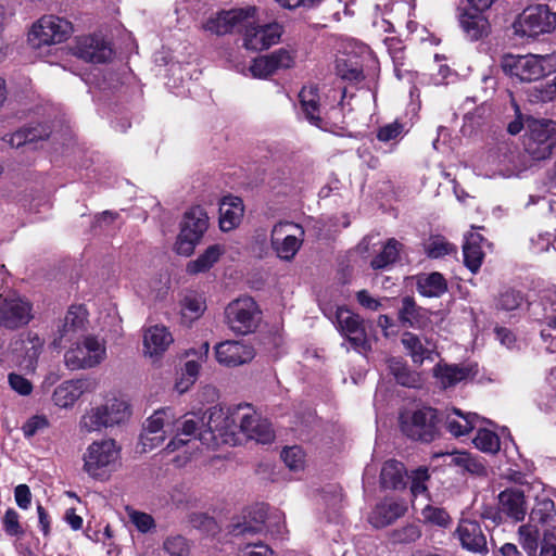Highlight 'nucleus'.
Here are the masks:
<instances>
[{
	"label": "nucleus",
	"mask_w": 556,
	"mask_h": 556,
	"mask_svg": "<svg viewBox=\"0 0 556 556\" xmlns=\"http://www.w3.org/2000/svg\"><path fill=\"white\" fill-rule=\"evenodd\" d=\"M200 419L194 414H187L178 417L170 407L155 410L144 424L143 432L140 435L142 452H150L161 446L167 437L170 440L165 446L166 453L182 452L176 462L178 465L187 463L193 455V446L197 440L193 437L198 429Z\"/></svg>",
	"instance_id": "nucleus-1"
},
{
	"label": "nucleus",
	"mask_w": 556,
	"mask_h": 556,
	"mask_svg": "<svg viewBox=\"0 0 556 556\" xmlns=\"http://www.w3.org/2000/svg\"><path fill=\"white\" fill-rule=\"evenodd\" d=\"M131 406L127 399L117 394H108L103 402L87 408L78 421L79 432L91 434L103 429L121 426L129 420Z\"/></svg>",
	"instance_id": "nucleus-2"
},
{
	"label": "nucleus",
	"mask_w": 556,
	"mask_h": 556,
	"mask_svg": "<svg viewBox=\"0 0 556 556\" xmlns=\"http://www.w3.org/2000/svg\"><path fill=\"white\" fill-rule=\"evenodd\" d=\"M199 419L198 429L195 430L194 438L207 447H215L219 444L237 445L241 443V438L238 437L237 422L233 420V407L222 408L213 407L208 412L205 420L194 414ZM198 444L193 446V451Z\"/></svg>",
	"instance_id": "nucleus-3"
},
{
	"label": "nucleus",
	"mask_w": 556,
	"mask_h": 556,
	"mask_svg": "<svg viewBox=\"0 0 556 556\" xmlns=\"http://www.w3.org/2000/svg\"><path fill=\"white\" fill-rule=\"evenodd\" d=\"M81 460L88 477L108 481L122 466V447L112 438L94 440L86 447Z\"/></svg>",
	"instance_id": "nucleus-4"
},
{
	"label": "nucleus",
	"mask_w": 556,
	"mask_h": 556,
	"mask_svg": "<svg viewBox=\"0 0 556 556\" xmlns=\"http://www.w3.org/2000/svg\"><path fill=\"white\" fill-rule=\"evenodd\" d=\"M502 68L506 75L519 81H534L552 74L556 68V55H505Z\"/></svg>",
	"instance_id": "nucleus-5"
},
{
	"label": "nucleus",
	"mask_w": 556,
	"mask_h": 556,
	"mask_svg": "<svg viewBox=\"0 0 556 556\" xmlns=\"http://www.w3.org/2000/svg\"><path fill=\"white\" fill-rule=\"evenodd\" d=\"M556 28V13L546 4L526 8L514 21V35L521 39H535Z\"/></svg>",
	"instance_id": "nucleus-6"
},
{
	"label": "nucleus",
	"mask_w": 556,
	"mask_h": 556,
	"mask_svg": "<svg viewBox=\"0 0 556 556\" xmlns=\"http://www.w3.org/2000/svg\"><path fill=\"white\" fill-rule=\"evenodd\" d=\"M523 146L532 161L548 159L556 146V123L551 119H528Z\"/></svg>",
	"instance_id": "nucleus-7"
},
{
	"label": "nucleus",
	"mask_w": 556,
	"mask_h": 556,
	"mask_svg": "<svg viewBox=\"0 0 556 556\" xmlns=\"http://www.w3.org/2000/svg\"><path fill=\"white\" fill-rule=\"evenodd\" d=\"M73 33L72 24L55 15H43L35 22L28 33V42L35 50H41L65 41Z\"/></svg>",
	"instance_id": "nucleus-8"
},
{
	"label": "nucleus",
	"mask_w": 556,
	"mask_h": 556,
	"mask_svg": "<svg viewBox=\"0 0 556 556\" xmlns=\"http://www.w3.org/2000/svg\"><path fill=\"white\" fill-rule=\"evenodd\" d=\"M106 358V344L96 336H86L70 348L64 362L70 370L89 369L100 365Z\"/></svg>",
	"instance_id": "nucleus-9"
},
{
	"label": "nucleus",
	"mask_w": 556,
	"mask_h": 556,
	"mask_svg": "<svg viewBox=\"0 0 556 556\" xmlns=\"http://www.w3.org/2000/svg\"><path fill=\"white\" fill-rule=\"evenodd\" d=\"M208 228V216L201 206H193L184 215L180 232L175 243L178 254L189 256Z\"/></svg>",
	"instance_id": "nucleus-10"
},
{
	"label": "nucleus",
	"mask_w": 556,
	"mask_h": 556,
	"mask_svg": "<svg viewBox=\"0 0 556 556\" xmlns=\"http://www.w3.org/2000/svg\"><path fill=\"white\" fill-rule=\"evenodd\" d=\"M303 227L293 222H278L270 232V247L275 255L285 262L294 260L304 242Z\"/></svg>",
	"instance_id": "nucleus-11"
},
{
	"label": "nucleus",
	"mask_w": 556,
	"mask_h": 556,
	"mask_svg": "<svg viewBox=\"0 0 556 556\" xmlns=\"http://www.w3.org/2000/svg\"><path fill=\"white\" fill-rule=\"evenodd\" d=\"M233 420L237 422L238 437L241 440L250 439L263 444L274 440L270 424L266 419H262L250 405L233 407Z\"/></svg>",
	"instance_id": "nucleus-12"
},
{
	"label": "nucleus",
	"mask_w": 556,
	"mask_h": 556,
	"mask_svg": "<svg viewBox=\"0 0 556 556\" xmlns=\"http://www.w3.org/2000/svg\"><path fill=\"white\" fill-rule=\"evenodd\" d=\"M225 319L231 331L238 334H248L257 327L260 309L252 298H238L226 306Z\"/></svg>",
	"instance_id": "nucleus-13"
},
{
	"label": "nucleus",
	"mask_w": 556,
	"mask_h": 556,
	"mask_svg": "<svg viewBox=\"0 0 556 556\" xmlns=\"http://www.w3.org/2000/svg\"><path fill=\"white\" fill-rule=\"evenodd\" d=\"M256 11V8L252 5L218 11L206 17L202 22L201 28L212 35L224 36L254 18Z\"/></svg>",
	"instance_id": "nucleus-14"
},
{
	"label": "nucleus",
	"mask_w": 556,
	"mask_h": 556,
	"mask_svg": "<svg viewBox=\"0 0 556 556\" xmlns=\"http://www.w3.org/2000/svg\"><path fill=\"white\" fill-rule=\"evenodd\" d=\"M31 304L16 293L0 295V328L16 330L33 319Z\"/></svg>",
	"instance_id": "nucleus-15"
},
{
	"label": "nucleus",
	"mask_w": 556,
	"mask_h": 556,
	"mask_svg": "<svg viewBox=\"0 0 556 556\" xmlns=\"http://www.w3.org/2000/svg\"><path fill=\"white\" fill-rule=\"evenodd\" d=\"M401 429L413 440L429 442L435 435V412L430 407H424L415 412L403 413Z\"/></svg>",
	"instance_id": "nucleus-16"
},
{
	"label": "nucleus",
	"mask_w": 556,
	"mask_h": 556,
	"mask_svg": "<svg viewBox=\"0 0 556 556\" xmlns=\"http://www.w3.org/2000/svg\"><path fill=\"white\" fill-rule=\"evenodd\" d=\"M92 390L93 384L88 379H68L62 381L53 389L50 400L56 408L71 410L84 394Z\"/></svg>",
	"instance_id": "nucleus-17"
},
{
	"label": "nucleus",
	"mask_w": 556,
	"mask_h": 556,
	"mask_svg": "<svg viewBox=\"0 0 556 556\" xmlns=\"http://www.w3.org/2000/svg\"><path fill=\"white\" fill-rule=\"evenodd\" d=\"M243 46L253 51H262L279 42L282 27L278 23L265 25L251 24L250 20L243 25Z\"/></svg>",
	"instance_id": "nucleus-18"
},
{
	"label": "nucleus",
	"mask_w": 556,
	"mask_h": 556,
	"mask_svg": "<svg viewBox=\"0 0 556 556\" xmlns=\"http://www.w3.org/2000/svg\"><path fill=\"white\" fill-rule=\"evenodd\" d=\"M336 319L339 330L356 350L366 352L370 349L363 320L358 315L346 307H338Z\"/></svg>",
	"instance_id": "nucleus-19"
},
{
	"label": "nucleus",
	"mask_w": 556,
	"mask_h": 556,
	"mask_svg": "<svg viewBox=\"0 0 556 556\" xmlns=\"http://www.w3.org/2000/svg\"><path fill=\"white\" fill-rule=\"evenodd\" d=\"M255 356L253 346L237 340H228L215 346L216 361L227 367H237L251 362Z\"/></svg>",
	"instance_id": "nucleus-20"
},
{
	"label": "nucleus",
	"mask_w": 556,
	"mask_h": 556,
	"mask_svg": "<svg viewBox=\"0 0 556 556\" xmlns=\"http://www.w3.org/2000/svg\"><path fill=\"white\" fill-rule=\"evenodd\" d=\"M174 337L164 325H151L143 330L142 345L144 356L157 361L173 344Z\"/></svg>",
	"instance_id": "nucleus-21"
},
{
	"label": "nucleus",
	"mask_w": 556,
	"mask_h": 556,
	"mask_svg": "<svg viewBox=\"0 0 556 556\" xmlns=\"http://www.w3.org/2000/svg\"><path fill=\"white\" fill-rule=\"evenodd\" d=\"M43 348V340L34 332H27L24 339L14 341L11 344V351L16 362L34 372L38 357Z\"/></svg>",
	"instance_id": "nucleus-22"
},
{
	"label": "nucleus",
	"mask_w": 556,
	"mask_h": 556,
	"mask_svg": "<svg viewBox=\"0 0 556 556\" xmlns=\"http://www.w3.org/2000/svg\"><path fill=\"white\" fill-rule=\"evenodd\" d=\"M87 309L83 305L71 306L59 327L53 340L54 346H61L63 341H72L76 336L86 329Z\"/></svg>",
	"instance_id": "nucleus-23"
},
{
	"label": "nucleus",
	"mask_w": 556,
	"mask_h": 556,
	"mask_svg": "<svg viewBox=\"0 0 556 556\" xmlns=\"http://www.w3.org/2000/svg\"><path fill=\"white\" fill-rule=\"evenodd\" d=\"M74 50L78 58L92 63L106 62L112 55L111 47L100 36L79 38Z\"/></svg>",
	"instance_id": "nucleus-24"
},
{
	"label": "nucleus",
	"mask_w": 556,
	"mask_h": 556,
	"mask_svg": "<svg viewBox=\"0 0 556 556\" xmlns=\"http://www.w3.org/2000/svg\"><path fill=\"white\" fill-rule=\"evenodd\" d=\"M406 510L407 505L404 501L386 497L375 506L368 520L375 528H384L402 517Z\"/></svg>",
	"instance_id": "nucleus-25"
},
{
	"label": "nucleus",
	"mask_w": 556,
	"mask_h": 556,
	"mask_svg": "<svg viewBox=\"0 0 556 556\" xmlns=\"http://www.w3.org/2000/svg\"><path fill=\"white\" fill-rule=\"evenodd\" d=\"M498 510L515 522L522 521L528 510L523 492L517 488L502 491L498 494Z\"/></svg>",
	"instance_id": "nucleus-26"
},
{
	"label": "nucleus",
	"mask_w": 556,
	"mask_h": 556,
	"mask_svg": "<svg viewBox=\"0 0 556 556\" xmlns=\"http://www.w3.org/2000/svg\"><path fill=\"white\" fill-rule=\"evenodd\" d=\"M455 536L460 545L469 552L482 553L486 551V540L477 521L462 519L456 528Z\"/></svg>",
	"instance_id": "nucleus-27"
},
{
	"label": "nucleus",
	"mask_w": 556,
	"mask_h": 556,
	"mask_svg": "<svg viewBox=\"0 0 556 556\" xmlns=\"http://www.w3.org/2000/svg\"><path fill=\"white\" fill-rule=\"evenodd\" d=\"M299 114L312 125L321 127V106L318 88L309 84L299 92Z\"/></svg>",
	"instance_id": "nucleus-28"
},
{
	"label": "nucleus",
	"mask_w": 556,
	"mask_h": 556,
	"mask_svg": "<svg viewBox=\"0 0 556 556\" xmlns=\"http://www.w3.org/2000/svg\"><path fill=\"white\" fill-rule=\"evenodd\" d=\"M359 55L352 52H344L336 60L337 74L346 80H359L363 76V60L369 55L367 47H359Z\"/></svg>",
	"instance_id": "nucleus-29"
},
{
	"label": "nucleus",
	"mask_w": 556,
	"mask_h": 556,
	"mask_svg": "<svg viewBox=\"0 0 556 556\" xmlns=\"http://www.w3.org/2000/svg\"><path fill=\"white\" fill-rule=\"evenodd\" d=\"M178 306L181 324L191 325L204 314L206 301L202 293L188 290L181 293Z\"/></svg>",
	"instance_id": "nucleus-30"
},
{
	"label": "nucleus",
	"mask_w": 556,
	"mask_h": 556,
	"mask_svg": "<svg viewBox=\"0 0 556 556\" xmlns=\"http://www.w3.org/2000/svg\"><path fill=\"white\" fill-rule=\"evenodd\" d=\"M479 424L491 425V421L480 418L477 414H464L456 408L448 413L445 418L447 431L456 438L467 435L476 429Z\"/></svg>",
	"instance_id": "nucleus-31"
},
{
	"label": "nucleus",
	"mask_w": 556,
	"mask_h": 556,
	"mask_svg": "<svg viewBox=\"0 0 556 556\" xmlns=\"http://www.w3.org/2000/svg\"><path fill=\"white\" fill-rule=\"evenodd\" d=\"M243 216V204L240 198L228 195L219 203V227L230 231L239 226Z\"/></svg>",
	"instance_id": "nucleus-32"
},
{
	"label": "nucleus",
	"mask_w": 556,
	"mask_h": 556,
	"mask_svg": "<svg viewBox=\"0 0 556 556\" xmlns=\"http://www.w3.org/2000/svg\"><path fill=\"white\" fill-rule=\"evenodd\" d=\"M536 161H532L528 153H518L510 157L504 156L500 162L497 168L489 177L501 176L510 178L521 175L523 172L530 169Z\"/></svg>",
	"instance_id": "nucleus-33"
},
{
	"label": "nucleus",
	"mask_w": 556,
	"mask_h": 556,
	"mask_svg": "<svg viewBox=\"0 0 556 556\" xmlns=\"http://www.w3.org/2000/svg\"><path fill=\"white\" fill-rule=\"evenodd\" d=\"M401 341L415 364L420 365L426 359H432L435 345L427 338H420L414 333L405 332Z\"/></svg>",
	"instance_id": "nucleus-34"
},
{
	"label": "nucleus",
	"mask_w": 556,
	"mask_h": 556,
	"mask_svg": "<svg viewBox=\"0 0 556 556\" xmlns=\"http://www.w3.org/2000/svg\"><path fill=\"white\" fill-rule=\"evenodd\" d=\"M531 522L538 525H551L556 521V506L546 490L535 495L534 506L530 511Z\"/></svg>",
	"instance_id": "nucleus-35"
},
{
	"label": "nucleus",
	"mask_w": 556,
	"mask_h": 556,
	"mask_svg": "<svg viewBox=\"0 0 556 556\" xmlns=\"http://www.w3.org/2000/svg\"><path fill=\"white\" fill-rule=\"evenodd\" d=\"M433 459H442L443 465L454 466L471 473H481L484 471L483 465L467 452L453 451L440 452L432 456Z\"/></svg>",
	"instance_id": "nucleus-36"
},
{
	"label": "nucleus",
	"mask_w": 556,
	"mask_h": 556,
	"mask_svg": "<svg viewBox=\"0 0 556 556\" xmlns=\"http://www.w3.org/2000/svg\"><path fill=\"white\" fill-rule=\"evenodd\" d=\"M484 242L483 237L478 232H470L466 236L465 243L463 247L464 261L466 266L476 273L481 264L484 256L482 244Z\"/></svg>",
	"instance_id": "nucleus-37"
},
{
	"label": "nucleus",
	"mask_w": 556,
	"mask_h": 556,
	"mask_svg": "<svg viewBox=\"0 0 556 556\" xmlns=\"http://www.w3.org/2000/svg\"><path fill=\"white\" fill-rule=\"evenodd\" d=\"M459 25L470 40H478L486 36L490 29V24L485 16L468 11L459 15Z\"/></svg>",
	"instance_id": "nucleus-38"
},
{
	"label": "nucleus",
	"mask_w": 556,
	"mask_h": 556,
	"mask_svg": "<svg viewBox=\"0 0 556 556\" xmlns=\"http://www.w3.org/2000/svg\"><path fill=\"white\" fill-rule=\"evenodd\" d=\"M225 252V245L219 243L207 247L202 254L188 263L187 271L192 275L207 271L219 261Z\"/></svg>",
	"instance_id": "nucleus-39"
},
{
	"label": "nucleus",
	"mask_w": 556,
	"mask_h": 556,
	"mask_svg": "<svg viewBox=\"0 0 556 556\" xmlns=\"http://www.w3.org/2000/svg\"><path fill=\"white\" fill-rule=\"evenodd\" d=\"M405 477L404 465L397 460L390 459L381 468L380 482L386 489L399 490L406 485Z\"/></svg>",
	"instance_id": "nucleus-40"
},
{
	"label": "nucleus",
	"mask_w": 556,
	"mask_h": 556,
	"mask_svg": "<svg viewBox=\"0 0 556 556\" xmlns=\"http://www.w3.org/2000/svg\"><path fill=\"white\" fill-rule=\"evenodd\" d=\"M417 289L424 296L438 298L446 291L447 283L440 273L424 274L417 279Z\"/></svg>",
	"instance_id": "nucleus-41"
},
{
	"label": "nucleus",
	"mask_w": 556,
	"mask_h": 556,
	"mask_svg": "<svg viewBox=\"0 0 556 556\" xmlns=\"http://www.w3.org/2000/svg\"><path fill=\"white\" fill-rule=\"evenodd\" d=\"M470 368L458 365H438L434 368V376L443 388L453 387L467 379Z\"/></svg>",
	"instance_id": "nucleus-42"
},
{
	"label": "nucleus",
	"mask_w": 556,
	"mask_h": 556,
	"mask_svg": "<svg viewBox=\"0 0 556 556\" xmlns=\"http://www.w3.org/2000/svg\"><path fill=\"white\" fill-rule=\"evenodd\" d=\"M476 429L477 434L473 439L475 446L483 453H497L501 448L498 435L493 430L486 428L484 424H479Z\"/></svg>",
	"instance_id": "nucleus-43"
},
{
	"label": "nucleus",
	"mask_w": 556,
	"mask_h": 556,
	"mask_svg": "<svg viewBox=\"0 0 556 556\" xmlns=\"http://www.w3.org/2000/svg\"><path fill=\"white\" fill-rule=\"evenodd\" d=\"M200 367V363L193 359L185 363L175 380V390L179 394L187 392L195 383Z\"/></svg>",
	"instance_id": "nucleus-44"
},
{
	"label": "nucleus",
	"mask_w": 556,
	"mask_h": 556,
	"mask_svg": "<svg viewBox=\"0 0 556 556\" xmlns=\"http://www.w3.org/2000/svg\"><path fill=\"white\" fill-rule=\"evenodd\" d=\"M539 535L538 526L531 521L518 528V541L528 556H536Z\"/></svg>",
	"instance_id": "nucleus-45"
},
{
	"label": "nucleus",
	"mask_w": 556,
	"mask_h": 556,
	"mask_svg": "<svg viewBox=\"0 0 556 556\" xmlns=\"http://www.w3.org/2000/svg\"><path fill=\"white\" fill-rule=\"evenodd\" d=\"M49 135L46 130L39 126L30 129H21L14 134H11L4 138V140L13 148H20L23 146L31 144L33 142L43 139Z\"/></svg>",
	"instance_id": "nucleus-46"
},
{
	"label": "nucleus",
	"mask_w": 556,
	"mask_h": 556,
	"mask_svg": "<svg viewBox=\"0 0 556 556\" xmlns=\"http://www.w3.org/2000/svg\"><path fill=\"white\" fill-rule=\"evenodd\" d=\"M399 317L403 324L408 325L409 327H417L421 323L424 311L416 305L412 298L406 296L402 301Z\"/></svg>",
	"instance_id": "nucleus-47"
},
{
	"label": "nucleus",
	"mask_w": 556,
	"mask_h": 556,
	"mask_svg": "<svg viewBox=\"0 0 556 556\" xmlns=\"http://www.w3.org/2000/svg\"><path fill=\"white\" fill-rule=\"evenodd\" d=\"M429 472L427 467H419L412 471L410 479V493L413 496V507L416 509L417 500L420 495H426L428 492L427 481L429 480Z\"/></svg>",
	"instance_id": "nucleus-48"
},
{
	"label": "nucleus",
	"mask_w": 556,
	"mask_h": 556,
	"mask_svg": "<svg viewBox=\"0 0 556 556\" xmlns=\"http://www.w3.org/2000/svg\"><path fill=\"white\" fill-rule=\"evenodd\" d=\"M162 549L167 556H188L190 552L188 540L180 534L166 536Z\"/></svg>",
	"instance_id": "nucleus-49"
},
{
	"label": "nucleus",
	"mask_w": 556,
	"mask_h": 556,
	"mask_svg": "<svg viewBox=\"0 0 556 556\" xmlns=\"http://www.w3.org/2000/svg\"><path fill=\"white\" fill-rule=\"evenodd\" d=\"M190 526L206 535H215L219 531V527L214 518L204 513H192L188 516Z\"/></svg>",
	"instance_id": "nucleus-50"
},
{
	"label": "nucleus",
	"mask_w": 556,
	"mask_h": 556,
	"mask_svg": "<svg viewBox=\"0 0 556 556\" xmlns=\"http://www.w3.org/2000/svg\"><path fill=\"white\" fill-rule=\"evenodd\" d=\"M405 134V125L399 121H394L378 128L377 139L383 143H396L404 137Z\"/></svg>",
	"instance_id": "nucleus-51"
},
{
	"label": "nucleus",
	"mask_w": 556,
	"mask_h": 556,
	"mask_svg": "<svg viewBox=\"0 0 556 556\" xmlns=\"http://www.w3.org/2000/svg\"><path fill=\"white\" fill-rule=\"evenodd\" d=\"M400 243L395 239L388 240L382 252L371 261V267L382 269L393 263L397 258Z\"/></svg>",
	"instance_id": "nucleus-52"
},
{
	"label": "nucleus",
	"mask_w": 556,
	"mask_h": 556,
	"mask_svg": "<svg viewBox=\"0 0 556 556\" xmlns=\"http://www.w3.org/2000/svg\"><path fill=\"white\" fill-rule=\"evenodd\" d=\"M420 515L425 522L439 527H447L451 523V517L447 511L441 507L425 505L420 509Z\"/></svg>",
	"instance_id": "nucleus-53"
},
{
	"label": "nucleus",
	"mask_w": 556,
	"mask_h": 556,
	"mask_svg": "<svg viewBox=\"0 0 556 556\" xmlns=\"http://www.w3.org/2000/svg\"><path fill=\"white\" fill-rule=\"evenodd\" d=\"M425 250L429 257L439 258L454 251L453 244L441 236L430 237L425 243Z\"/></svg>",
	"instance_id": "nucleus-54"
},
{
	"label": "nucleus",
	"mask_w": 556,
	"mask_h": 556,
	"mask_svg": "<svg viewBox=\"0 0 556 556\" xmlns=\"http://www.w3.org/2000/svg\"><path fill=\"white\" fill-rule=\"evenodd\" d=\"M281 457L286 466L291 471L299 472L305 467V454L299 446L285 448L281 453Z\"/></svg>",
	"instance_id": "nucleus-55"
},
{
	"label": "nucleus",
	"mask_w": 556,
	"mask_h": 556,
	"mask_svg": "<svg viewBox=\"0 0 556 556\" xmlns=\"http://www.w3.org/2000/svg\"><path fill=\"white\" fill-rule=\"evenodd\" d=\"M389 368L397 383L405 387H414L416 378L408 371L404 363L399 358L388 361Z\"/></svg>",
	"instance_id": "nucleus-56"
},
{
	"label": "nucleus",
	"mask_w": 556,
	"mask_h": 556,
	"mask_svg": "<svg viewBox=\"0 0 556 556\" xmlns=\"http://www.w3.org/2000/svg\"><path fill=\"white\" fill-rule=\"evenodd\" d=\"M554 77L544 85L534 87L530 93V100L533 102H548L556 99V68Z\"/></svg>",
	"instance_id": "nucleus-57"
},
{
	"label": "nucleus",
	"mask_w": 556,
	"mask_h": 556,
	"mask_svg": "<svg viewBox=\"0 0 556 556\" xmlns=\"http://www.w3.org/2000/svg\"><path fill=\"white\" fill-rule=\"evenodd\" d=\"M250 71L255 78H267L277 72L270 54L256 58L250 66Z\"/></svg>",
	"instance_id": "nucleus-58"
},
{
	"label": "nucleus",
	"mask_w": 556,
	"mask_h": 556,
	"mask_svg": "<svg viewBox=\"0 0 556 556\" xmlns=\"http://www.w3.org/2000/svg\"><path fill=\"white\" fill-rule=\"evenodd\" d=\"M8 383L11 390L21 396H28L34 390L33 382L25 376L15 371L9 372Z\"/></svg>",
	"instance_id": "nucleus-59"
},
{
	"label": "nucleus",
	"mask_w": 556,
	"mask_h": 556,
	"mask_svg": "<svg viewBox=\"0 0 556 556\" xmlns=\"http://www.w3.org/2000/svg\"><path fill=\"white\" fill-rule=\"evenodd\" d=\"M276 71L288 70L294 66L296 52L290 48H280L270 53Z\"/></svg>",
	"instance_id": "nucleus-60"
},
{
	"label": "nucleus",
	"mask_w": 556,
	"mask_h": 556,
	"mask_svg": "<svg viewBox=\"0 0 556 556\" xmlns=\"http://www.w3.org/2000/svg\"><path fill=\"white\" fill-rule=\"evenodd\" d=\"M128 517L131 523L137 528L141 533L150 532L155 528L154 518L143 511L130 509L128 510Z\"/></svg>",
	"instance_id": "nucleus-61"
},
{
	"label": "nucleus",
	"mask_w": 556,
	"mask_h": 556,
	"mask_svg": "<svg viewBox=\"0 0 556 556\" xmlns=\"http://www.w3.org/2000/svg\"><path fill=\"white\" fill-rule=\"evenodd\" d=\"M2 523L3 529L8 535L20 536L23 534V529L20 523V516L13 508L7 509L2 518Z\"/></svg>",
	"instance_id": "nucleus-62"
},
{
	"label": "nucleus",
	"mask_w": 556,
	"mask_h": 556,
	"mask_svg": "<svg viewBox=\"0 0 556 556\" xmlns=\"http://www.w3.org/2000/svg\"><path fill=\"white\" fill-rule=\"evenodd\" d=\"M522 296L519 292L507 290L500 295L497 308L502 311H514L522 303Z\"/></svg>",
	"instance_id": "nucleus-63"
},
{
	"label": "nucleus",
	"mask_w": 556,
	"mask_h": 556,
	"mask_svg": "<svg viewBox=\"0 0 556 556\" xmlns=\"http://www.w3.org/2000/svg\"><path fill=\"white\" fill-rule=\"evenodd\" d=\"M49 427V420L43 415H35L30 417L22 427V431L26 438L34 437L37 432Z\"/></svg>",
	"instance_id": "nucleus-64"
}]
</instances>
